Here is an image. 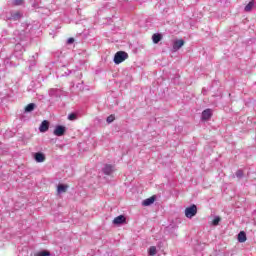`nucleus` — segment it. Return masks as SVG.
Masks as SVG:
<instances>
[{"label":"nucleus","instance_id":"423d86ee","mask_svg":"<svg viewBox=\"0 0 256 256\" xmlns=\"http://www.w3.org/2000/svg\"><path fill=\"white\" fill-rule=\"evenodd\" d=\"M50 97H61L63 95V92L61 89L58 88H52L49 90Z\"/></svg>","mask_w":256,"mask_h":256},{"label":"nucleus","instance_id":"9b49d317","mask_svg":"<svg viewBox=\"0 0 256 256\" xmlns=\"http://www.w3.org/2000/svg\"><path fill=\"white\" fill-rule=\"evenodd\" d=\"M213 113L211 112V109H206L202 112V119L203 121H208V119H211V116Z\"/></svg>","mask_w":256,"mask_h":256},{"label":"nucleus","instance_id":"6e6552de","mask_svg":"<svg viewBox=\"0 0 256 256\" xmlns=\"http://www.w3.org/2000/svg\"><path fill=\"white\" fill-rule=\"evenodd\" d=\"M39 131L40 133H47V131H49V121L47 120L42 121L39 127Z\"/></svg>","mask_w":256,"mask_h":256},{"label":"nucleus","instance_id":"0eeeda50","mask_svg":"<svg viewBox=\"0 0 256 256\" xmlns=\"http://www.w3.org/2000/svg\"><path fill=\"white\" fill-rule=\"evenodd\" d=\"M183 45H185V41L183 39L175 40L173 42L174 51H179V49H181V47H183Z\"/></svg>","mask_w":256,"mask_h":256},{"label":"nucleus","instance_id":"393cba45","mask_svg":"<svg viewBox=\"0 0 256 256\" xmlns=\"http://www.w3.org/2000/svg\"><path fill=\"white\" fill-rule=\"evenodd\" d=\"M23 3H24V0H14L13 5L19 6V5H23Z\"/></svg>","mask_w":256,"mask_h":256},{"label":"nucleus","instance_id":"f257e3e1","mask_svg":"<svg viewBox=\"0 0 256 256\" xmlns=\"http://www.w3.org/2000/svg\"><path fill=\"white\" fill-rule=\"evenodd\" d=\"M16 47H15V53L14 55L16 57H21V53L19 54V52H17V49L21 48V41H27V39H29V32L27 31V29H18L14 31V38Z\"/></svg>","mask_w":256,"mask_h":256},{"label":"nucleus","instance_id":"412c9836","mask_svg":"<svg viewBox=\"0 0 256 256\" xmlns=\"http://www.w3.org/2000/svg\"><path fill=\"white\" fill-rule=\"evenodd\" d=\"M36 256H51V253L49 251H40Z\"/></svg>","mask_w":256,"mask_h":256},{"label":"nucleus","instance_id":"bb28decb","mask_svg":"<svg viewBox=\"0 0 256 256\" xmlns=\"http://www.w3.org/2000/svg\"><path fill=\"white\" fill-rule=\"evenodd\" d=\"M3 41H5V38H4V39H3V38H2V39H0V43H3Z\"/></svg>","mask_w":256,"mask_h":256},{"label":"nucleus","instance_id":"5701e85b","mask_svg":"<svg viewBox=\"0 0 256 256\" xmlns=\"http://www.w3.org/2000/svg\"><path fill=\"white\" fill-rule=\"evenodd\" d=\"M68 119H69V121H75V119H77V114L71 113V114L68 116Z\"/></svg>","mask_w":256,"mask_h":256},{"label":"nucleus","instance_id":"dca6fc26","mask_svg":"<svg viewBox=\"0 0 256 256\" xmlns=\"http://www.w3.org/2000/svg\"><path fill=\"white\" fill-rule=\"evenodd\" d=\"M37 107V105L35 103H30L25 107L24 112L26 113H31L33 111H35V108Z\"/></svg>","mask_w":256,"mask_h":256},{"label":"nucleus","instance_id":"39448f33","mask_svg":"<svg viewBox=\"0 0 256 256\" xmlns=\"http://www.w3.org/2000/svg\"><path fill=\"white\" fill-rule=\"evenodd\" d=\"M65 131H67L65 126L58 125L54 129V135H56V137H63V135H65Z\"/></svg>","mask_w":256,"mask_h":256},{"label":"nucleus","instance_id":"7ed1b4c3","mask_svg":"<svg viewBox=\"0 0 256 256\" xmlns=\"http://www.w3.org/2000/svg\"><path fill=\"white\" fill-rule=\"evenodd\" d=\"M126 59H129V54L125 51H118L114 55V63L115 65H119L120 63H123Z\"/></svg>","mask_w":256,"mask_h":256},{"label":"nucleus","instance_id":"a211bd4d","mask_svg":"<svg viewBox=\"0 0 256 256\" xmlns=\"http://www.w3.org/2000/svg\"><path fill=\"white\" fill-rule=\"evenodd\" d=\"M162 39H163V36L159 33L153 34V36H152V41L155 44L159 43V41H161Z\"/></svg>","mask_w":256,"mask_h":256},{"label":"nucleus","instance_id":"f03ea898","mask_svg":"<svg viewBox=\"0 0 256 256\" xmlns=\"http://www.w3.org/2000/svg\"><path fill=\"white\" fill-rule=\"evenodd\" d=\"M23 18V14L21 11H9L5 14V19L7 21H20Z\"/></svg>","mask_w":256,"mask_h":256},{"label":"nucleus","instance_id":"b1692460","mask_svg":"<svg viewBox=\"0 0 256 256\" xmlns=\"http://www.w3.org/2000/svg\"><path fill=\"white\" fill-rule=\"evenodd\" d=\"M236 177L238 179H243V170L236 171Z\"/></svg>","mask_w":256,"mask_h":256},{"label":"nucleus","instance_id":"2eb2a0df","mask_svg":"<svg viewBox=\"0 0 256 256\" xmlns=\"http://www.w3.org/2000/svg\"><path fill=\"white\" fill-rule=\"evenodd\" d=\"M238 241L239 243H245V241H247V234L245 233V231H241L238 234Z\"/></svg>","mask_w":256,"mask_h":256},{"label":"nucleus","instance_id":"f8f14e48","mask_svg":"<svg viewBox=\"0 0 256 256\" xmlns=\"http://www.w3.org/2000/svg\"><path fill=\"white\" fill-rule=\"evenodd\" d=\"M155 199H156L155 196H151L150 198L145 199V200L142 202V205H143L144 207H149V205H153V204L155 203Z\"/></svg>","mask_w":256,"mask_h":256},{"label":"nucleus","instance_id":"4468645a","mask_svg":"<svg viewBox=\"0 0 256 256\" xmlns=\"http://www.w3.org/2000/svg\"><path fill=\"white\" fill-rule=\"evenodd\" d=\"M69 188V186H67V185H64V184H60V185H58V187H57V193L59 194V195H61V193H67V189Z\"/></svg>","mask_w":256,"mask_h":256},{"label":"nucleus","instance_id":"aec40b11","mask_svg":"<svg viewBox=\"0 0 256 256\" xmlns=\"http://www.w3.org/2000/svg\"><path fill=\"white\" fill-rule=\"evenodd\" d=\"M221 222V217L215 216V218L212 221V225L217 226Z\"/></svg>","mask_w":256,"mask_h":256},{"label":"nucleus","instance_id":"f3484780","mask_svg":"<svg viewBox=\"0 0 256 256\" xmlns=\"http://www.w3.org/2000/svg\"><path fill=\"white\" fill-rule=\"evenodd\" d=\"M253 7H255V0L250 1L244 8V11H246V13H249L250 11L253 10Z\"/></svg>","mask_w":256,"mask_h":256},{"label":"nucleus","instance_id":"a878e982","mask_svg":"<svg viewBox=\"0 0 256 256\" xmlns=\"http://www.w3.org/2000/svg\"><path fill=\"white\" fill-rule=\"evenodd\" d=\"M68 43H69V45H71V43H75V39L74 38H69Z\"/></svg>","mask_w":256,"mask_h":256},{"label":"nucleus","instance_id":"20e7f679","mask_svg":"<svg viewBox=\"0 0 256 256\" xmlns=\"http://www.w3.org/2000/svg\"><path fill=\"white\" fill-rule=\"evenodd\" d=\"M187 219H193L197 215V205L193 204L185 209Z\"/></svg>","mask_w":256,"mask_h":256},{"label":"nucleus","instance_id":"ddd939ff","mask_svg":"<svg viewBox=\"0 0 256 256\" xmlns=\"http://www.w3.org/2000/svg\"><path fill=\"white\" fill-rule=\"evenodd\" d=\"M115 171V168H113V165L106 164L103 168V173L105 175H111Z\"/></svg>","mask_w":256,"mask_h":256},{"label":"nucleus","instance_id":"1a4fd4ad","mask_svg":"<svg viewBox=\"0 0 256 256\" xmlns=\"http://www.w3.org/2000/svg\"><path fill=\"white\" fill-rule=\"evenodd\" d=\"M127 221V218H125L123 215H120L113 220L114 225H123Z\"/></svg>","mask_w":256,"mask_h":256},{"label":"nucleus","instance_id":"9d476101","mask_svg":"<svg viewBox=\"0 0 256 256\" xmlns=\"http://www.w3.org/2000/svg\"><path fill=\"white\" fill-rule=\"evenodd\" d=\"M34 159L37 163H43L45 161V154L37 152L34 154Z\"/></svg>","mask_w":256,"mask_h":256},{"label":"nucleus","instance_id":"6ab92c4d","mask_svg":"<svg viewBox=\"0 0 256 256\" xmlns=\"http://www.w3.org/2000/svg\"><path fill=\"white\" fill-rule=\"evenodd\" d=\"M148 253H149V255H151V256L157 255V247L151 246V247L149 248Z\"/></svg>","mask_w":256,"mask_h":256},{"label":"nucleus","instance_id":"cd10ccee","mask_svg":"<svg viewBox=\"0 0 256 256\" xmlns=\"http://www.w3.org/2000/svg\"><path fill=\"white\" fill-rule=\"evenodd\" d=\"M5 34H7V31H4Z\"/></svg>","mask_w":256,"mask_h":256},{"label":"nucleus","instance_id":"4be33fe9","mask_svg":"<svg viewBox=\"0 0 256 256\" xmlns=\"http://www.w3.org/2000/svg\"><path fill=\"white\" fill-rule=\"evenodd\" d=\"M107 123H113L115 121V115H110L106 119Z\"/></svg>","mask_w":256,"mask_h":256}]
</instances>
